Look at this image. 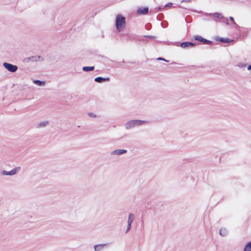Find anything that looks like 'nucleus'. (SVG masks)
I'll return each mask as SVG.
<instances>
[{"mask_svg": "<svg viewBox=\"0 0 251 251\" xmlns=\"http://www.w3.org/2000/svg\"><path fill=\"white\" fill-rule=\"evenodd\" d=\"M116 29L118 31L121 32L126 26L125 18L120 14H118L116 18Z\"/></svg>", "mask_w": 251, "mask_h": 251, "instance_id": "1", "label": "nucleus"}, {"mask_svg": "<svg viewBox=\"0 0 251 251\" xmlns=\"http://www.w3.org/2000/svg\"><path fill=\"white\" fill-rule=\"evenodd\" d=\"M147 123V121L144 120H132L126 122L125 125V126L126 129H129L135 126H141Z\"/></svg>", "mask_w": 251, "mask_h": 251, "instance_id": "2", "label": "nucleus"}, {"mask_svg": "<svg viewBox=\"0 0 251 251\" xmlns=\"http://www.w3.org/2000/svg\"><path fill=\"white\" fill-rule=\"evenodd\" d=\"M3 66L7 71L11 73H14L18 70V67L16 65L7 62H4Z\"/></svg>", "mask_w": 251, "mask_h": 251, "instance_id": "3", "label": "nucleus"}, {"mask_svg": "<svg viewBox=\"0 0 251 251\" xmlns=\"http://www.w3.org/2000/svg\"><path fill=\"white\" fill-rule=\"evenodd\" d=\"M19 170V169L18 168H15L10 171H3L1 172L0 174L2 175L5 176H13L15 175L18 172Z\"/></svg>", "mask_w": 251, "mask_h": 251, "instance_id": "4", "label": "nucleus"}, {"mask_svg": "<svg viewBox=\"0 0 251 251\" xmlns=\"http://www.w3.org/2000/svg\"><path fill=\"white\" fill-rule=\"evenodd\" d=\"M127 152V151L123 149H118L112 151L111 152V155H120L124 154Z\"/></svg>", "mask_w": 251, "mask_h": 251, "instance_id": "5", "label": "nucleus"}, {"mask_svg": "<svg viewBox=\"0 0 251 251\" xmlns=\"http://www.w3.org/2000/svg\"><path fill=\"white\" fill-rule=\"evenodd\" d=\"M195 46V44L191 42H183L180 44V47L182 48H192Z\"/></svg>", "mask_w": 251, "mask_h": 251, "instance_id": "6", "label": "nucleus"}, {"mask_svg": "<svg viewBox=\"0 0 251 251\" xmlns=\"http://www.w3.org/2000/svg\"><path fill=\"white\" fill-rule=\"evenodd\" d=\"M49 122L48 121H43L38 123L36 127L37 128H43L47 126Z\"/></svg>", "mask_w": 251, "mask_h": 251, "instance_id": "7", "label": "nucleus"}, {"mask_svg": "<svg viewBox=\"0 0 251 251\" xmlns=\"http://www.w3.org/2000/svg\"><path fill=\"white\" fill-rule=\"evenodd\" d=\"M137 13L140 14L145 15L148 13V7L140 8L138 9Z\"/></svg>", "mask_w": 251, "mask_h": 251, "instance_id": "8", "label": "nucleus"}, {"mask_svg": "<svg viewBox=\"0 0 251 251\" xmlns=\"http://www.w3.org/2000/svg\"><path fill=\"white\" fill-rule=\"evenodd\" d=\"M195 39L196 40H198V41H201V42H203L205 44H209V43H211V42L210 41H208L205 39H204L202 37H201V36H196L195 37Z\"/></svg>", "mask_w": 251, "mask_h": 251, "instance_id": "9", "label": "nucleus"}, {"mask_svg": "<svg viewBox=\"0 0 251 251\" xmlns=\"http://www.w3.org/2000/svg\"><path fill=\"white\" fill-rule=\"evenodd\" d=\"M135 219V216L133 214L130 213L128 215L127 224L131 225Z\"/></svg>", "mask_w": 251, "mask_h": 251, "instance_id": "10", "label": "nucleus"}, {"mask_svg": "<svg viewBox=\"0 0 251 251\" xmlns=\"http://www.w3.org/2000/svg\"><path fill=\"white\" fill-rule=\"evenodd\" d=\"M219 234L223 237L226 236L228 234V230L226 228H221L219 230Z\"/></svg>", "mask_w": 251, "mask_h": 251, "instance_id": "11", "label": "nucleus"}, {"mask_svg": "<svg viewBox=\"0 0 251 251\" xmlns=\"http://www.w3.org/2000/svg\"><path fill=\"white\" fill-rule=\"evenodd\" d=\"M33 82L35 84H36L37 86H40V87H43L46 84V82L45 81H41V80H33Z\"/></svg>", "mask_w": 251, "mask_h": 251, "instance_id": "12", "label": "nucleus"}, {"mask_svg": "<svg viewBox=\"0 0 251 251\" xmlns=\"http://www.w3.org/2000/svg\"><path fill=\"white\" fill-rule=\"evenodd\" d=\"M105 245L104 244L97 245L94 246V250L95 251H100L102 250Z\"/></svg>", "mask_w": 251, "mask_h": 251, "instance_id": "13", "label": "nucleus"}, {"mask_svg": "<svg viewBox=\"0 0 251 251\" xmlns=\"http://www.w3.org/2000/svg\"><path fill=\"white\" fill-rule=\"evenodd\" d=\"M109 78H102L101 77H97L95 78V80L97 82H101L103 81L109 80Z\"/></svg>", "mask_w": 251, "mask_h": 251, "instance_id": "14", "label": "nucleus"}, {"mask_svg": "<svg viewBox=\"0 0 251 251\" xmlns=\"http://www.w3.org/2000/svg\"><path fill=\"white\" fill-rule=\"evenodd\" d=\"M94 69V67L93 66H87L83 67L82 68V70L84 72H89L93 71Z\"/></svg>", "mask_w": 251, "mask_h": 251, "instance_id": "15", "label": "nucleus"}, {"mask_svg": "<svg viewBox=\"0 0 251 251\" xmlns=\"http://www.w3.org/2000/svg\"><path fill=\"white\" fill-rule=\"evenodd\" d=\"M217 40L223 43H229L231 42V40L228 38H224L222 37L218 38Z\"/></svg>", "mask_w": 251, "mask_h": 251, "instance_id": "16", "label": "nucleus"}, {"mask_svg": "<svg viewBox=\"0 0 251 251\" xmlns=\"http://www.w3.org/2000/svg\"><path fill=\"white\" fill-rule=\"evenodd\" d=\"M247 64L245 63L239 62L237 63V64H236V66H237L240 68H242L246 67L247 66Z\"/></svg>", "mask_w": 251, "mask_h": 251, "instance_id": "17", "label": "nucleus"}, {"mask_svg": "<svg viewBox=\"0 0 251 251\" xmlns=\"http://www.w3.org/2000/svg\"><path fill=\"white\" fill-rule=\"evenodd\" d=\"M213 16L215 17H216L219 19H220V20L224 19V16H223L222 14H221L220 13H215L213 14Z\"/></svg>", "mask_w": 251, "mask_h": 251, "instance_id": "18", "label": "nucleus"}, {"mask_svg": "<svg viewBox=\"0 0 251 251\" xmlns=\"http://www.w3.org/2000/svg\"><path fill=\"white\" fill-rule=\"evenodd\" d=\"M244 251H251V242L247 244L244 249Z\"/></svg>", "mask_w": 251, "mask_h": 251, "instance_id": "19", "label": "nucleus"}, {"mask_svg": "<svg viewBox=\"0 0 251 251\" xmlns=\"http://www.w3.org/2000/svg\"><path fill=\"white\" fill-rule=\"evenodd\" d=\"M88 116L89 117L93 118H97L98 117L96 114H95L94 113H92V112L88 113Z\"/></svg>", "mask_w": 251, "mask_h": 251, "instance_id": "20", "label": "nucleus"}, {"mask_svg": "<svg viewBox=\"0 0 251 251\" xmlns=\"http://www.w3.org/2000/svg\"><path fill=\"white\" fill-rule=\"evenodd\" d=\"M229 19L232 22V24L235 27H237L238 25L236 24V23L234 21V19L232 17H229Z\"/></svg>", "mask_w": 251, "mask_h": 251, "instance_id": "21", "label": "nucleus"}, {"mask_svg": "<svg viewBox=\"0 0 251 251\" xmlns=\"http://www.w3.org/2000/svg\"><path fill=\"white\" fill-rule=\"evenodd\" d=\"M131 225H128L127 224V228H126V233H127L130 230V229L131 228Z\"/></svg>", "mask_w": 251, "mask_h": 251, "instance_id": "22", "label": "nucleus"}, {"mask_svg": "<svg viewBox=\"0 0 251 251\" xmlns=\"http://www.w3.org/2000/svg\"><path fill=\"white\" fill-rule=\"evenodd\" d=\"M173 5L172 3V2H169L168 3H167V4H166L164 6V8L166 7H171Z\"/></svg>", "mask_w": 251, "mask_h": 251, "instance_id": "23", "label": "nucleus"}, {"mask_svg": "<svg viewBox=\"0 0 251 251\" xmlns=\"http://www.w3.org/2000/svg\"><path fill=\"white\" fill-rule=\"evenodd\" d=\"M224 22H225L226 23V25H229V23L228 22V19H226V18H225V19H224Z\"/></svg>", "mask_w": 251, "mask_h": 251, "instance_id": "24", "label": "nucleus"}, {"mask_svg": "<svg viewBox=\"0 0 251 251\" xmlns=\"http://www.w3.org/2000/svg\"><path fill=\"white\" fill-rule=\"evenodd\" d=\"M30 59L32 61H36L37 60L36 57H32Z\"/></svg>", "mask_w": 251, "mask_h": 251, "instance_id": "25", "label": "nucleus"}, {"mask_svg": "<svg viewBox=\"0 0 251 251\" xmlns=\"http://www.w3.org/2000/svg\"><path fill=\"white\" fill-rule=\"evenodd\" d=\"M248 70H251V65H249V66H248Z\"/></svg>", "mask_w": 251, "mask_h": 251, "instance_id": "26", "label": "nucleus"}, {"mask_svg": "<svg viewBox=\"0 0 251 251\" xmlns=\"http://www.w3.org/2000/svg\"><path fill=\"white\" fill-rule=\"evenodd\" d=\"M191 0H183L182 1L190 2Z\"/></svg>", "mask_w": 251, "mask_h": 251, "instance_id": "27", "label": "nucleus"}, {"mask_svg": "<svg viewBox=\"0 0 251 251\" xmlns=\"http://www.w3.org/2000/svg\"><path fill=\"white\" fill-rule=\"evenodd\" d=\"M158 60H165V61H166V60H165V59H163V58H161V57L158 58Z\"/></svg>", "mask_w": 251, "mask_h": 251, "instance_id": "28", "label": "nucleus"}, {"mask_svg": "<svg viewBox=\"0 0 251 251\" xmlns=\"http://www.w3.org/2000/svg\"><path fill=\"white\" fill-rule=\"evenodd\" d=\"M161 9H162V8H161V7H159V8H158V10H161Z\"/></svg>", "mask_w": 251, "mask_h": 251, "instance_id": "29", "label": "nucleus"}]
</instances>
